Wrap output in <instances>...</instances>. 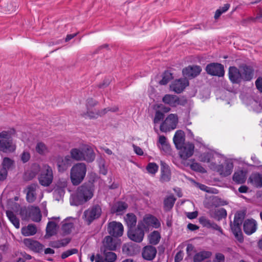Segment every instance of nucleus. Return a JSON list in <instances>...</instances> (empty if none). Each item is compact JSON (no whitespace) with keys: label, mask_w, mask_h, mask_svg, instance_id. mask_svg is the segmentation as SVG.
<instances>
[{"label":"nucleus","mask_w":262,"mask_h":262,"mask_svg":"<svg viewBox=\"0 0 262 262\" xmlns=\"http://www.w3.org/2000/svg\"><path fill=\"white\" fill-rule=\"evenodd\" d=\"M93 191L91 185H82L77 188L76 192L72 195L71 204L78 206L86 202L93 197Z\"/></svg>","instance_id":"nucleus-1"},{"label":"nucleus","mask_w":262,"mask_h":262,"mask_svg":"<svg viewBox=\"0 0 262 262\" xmlns=\"http://www.w3.org/2000/svg\"><path fill=\"white\" fill-rule=\"evenodd\" d=\"M15 133L14 129L3 130L0 132V151L10 154L15 151L16 145L12 138V135Z\"/></svg>","instance_id":"nucleus-2"},{"label":"nucleus","mask_w":262,"mask_h":262,"mask_svg":"<svg viewBox=\"0 0 262 262\" xmlns=\"http://www.w3.org/2000/svg\"><path fill=\"white\" fill-rule=\"evenodd\" d=\"M86 172V166L83 163L74 164L71 169L70 178L74 185H78L83 180Z\"/></svg>","instance_id":"nucleus-3"},{"label":"nucleus","mask_w":262,"mask_h":262,"mask_svg":"<svg viewBox=\"0 0 262 262\" xmlns=\"http://www.w3.org/2000/svg\"><path fill=\"white\" fill-rule=\"evenodd\" d=\"M53 180V172L52 168L48 164H43L38 176L39 184L43 186H49Z\"/></svg>","instance_id":"nucleus-4"},{"label":"nucleus","mask_w":262,"mask_h":262,"mask_svg":"<svg viewBox=\"0 0 262 262\" xmlns=\"http://www.w3.org/2000/svg\"><path fill=\"white\" fill-rule=\"evenodd\" d=\"M102 212L101 207L99 205H95L84 212L83 216L88 225L94 220L99 218Z\"/></svg>","instance_id":"nucleus-5"},{"label":"nucleus","mask_w":262,"mask_h":262,"mask_svg":"<svg viewBox=\"0 0 262 262\" xmlns=\"http://www.w3.org/2000/svg\"><path fill=\"white\" fill-rule=\"evenodd\" d=\"M144 225L139 223L136 229L130 228L128 229L127 235L130 239L137 243H141L144 236Z\"/></svg>","instance_id":"nucleus-6"},{"label":"nucleus","mask_w":262,"mask_h":262,"mask_svg":"<svg viewBox=\"0 0 262 262\" xmlns=\"http://www.w3.org/2000/svg\"><path fill=\"white\" fill-rule=\"evenodd\" d=\"M178 122L177 115L171 114L161 123L160 129L162 132H166L176 128Z\"/></svg>","instance_id":"nucleus-7"},{"label":"nucleus","mask_w":262,"mask_h":262,"mask_svg":"<svg viewBox=\"0 0 262 262\" xmlns=\"http://www.w3.org/2000/svg\"><path fill=\"white\" fill-rule=\"evenodd\" d=\"M209 166L210 169L217 172L220 175L224 177L230 175L233 168V164L231 162H226L224 165H217L214 163H211Z\"/></svg>","instance_id":"nucleus-8"},{"label":"nucleus","mask_w":262,"mask_h":262,"mask_svg":"<svg viewBox=\"0 0 262 262\" xmlns=\"http://www.w3.org/2000/svg\"><path fill=\"white\" fill-rule=\"evenodd\" d=\"M162 101L171 107H177L178 105L184 106L187 103L186 99L170 94L165 95L162 98Z\"/></svg>","instance_id":"nucleus-9"},{"label":"nucleus","mask_w":262,"mask_h":262,"mask_svg":"<svg viewBox=\"0 0 262 262\" xmlns=\"http://www.w3.org/2000/svg\"><path fill=\"white\" fill-rule=\"evenodd\" d=\"M205 70L207 74L212 76L222 77L225 74L224 66L219 63H209L207 65Z\"/></svg>","instance_id":"nucleus-10"},{"label":"nucleus","mask_w":262,"mask_h":262,"mask_svg":"<svg viewBox=\"0 0 262 262\" xmlns=\"http://www.w3.org/2000/svg\"><path fill=\"white\" fill-rule=\"evenodd\" d=\"M58 171L63 172L68 170L72 164V160L70 156H58L56 160Z\"/></svg>","instance_id":"nucleus-11"},{"label":"nucleus","mask_w":262,"mask_h":262,"mask_svg":"<svg viewBox=\"0 0 262 262\" xmlns=\"http://www.w3.org/2000/svg\"><path fill=\"white\" fill-rule=\"evenodd\" d=\"M107 231L114 237L121 236L123 233V226L120 223L112 222L109 223Z\"/></svg>","instance_id":"nucleus-12"},{"label":"nucleus","mask_w":262,"mask_h":262,"mask_svg":"<svg viewBox=\"0 0 262 262\" xmlns=\"http://www.w3.org/2000/svg\"><path fill=\"white\" fill-rule=\"evenodd\" d=\"M119 244V240L110 236H105L102 242L104 250L115 251Z\"/></svg>","instance_id":"nucleus-13"},{"label":"nucleus","mask_w":262,"mask_h":262,"mask_svg":"<svg viewBox=\"0 0 262 262\" xmlns=\"http://www.w3.org/2000/svg\"><path fill=\"white\" fill-rule=\"evenodd\" d=\"M194 146L192 143H186L179 149V155L183 160H186L192 156L194 152Z\"/></svg>","instance_id":"nucleus-14"},{"label":"nucleus","mask_w":262,"mask_h":262,"mask_svg":"<svg viewBox=\"0 0 262 262\" xmlns=\"http://www.w3.org/2000/svg\"><path fill=\"white\" fill-rule=\"evenodd\" d=\"M188 85V81L186 78H181L174 81L171 84L170 89L177 93H180Z\"/></svg>","instance_id":"nucleus-15"},{"label":"nucleus","mask_w":262,"mask_h":262,"mask_svg":"<svg viewBox=\"0 0 262 262\" xmlns=\"http://www.w3.org/2000/svg\"><path fill=\"white\" fill-rule=\"evenodd\" d=\"M229 78L233 83L238 84L242 82L241 72L235 67H230L228 72Z\"/></svg>","instance_id":"nucleus-16"},{"label":"nucleus","mask_w":262,"mask_h":262,"mask_svg":"<svg viewBox=\"0 0 262 262\" xmlns=\"http://www.w3.org/2000/svg\"><path fill=\"white\" fill-rule=\"evenodd\" d=\"M240 71L242 81H249L253 78L254 70L251 67L244 65L240 67Z\"/></svg>","instance_id":"nucleus-17"},{"label":"nucleus","mask_w":262,"mask_h":262,"mask_svg":"<svg viewBox=\"0 0 262 262\" xmlns=\"http://www.w3.org/2000/svg\"><path fill=\"white\" fill-rule=\"evenodd\" d=\"M202 69L200 66H188L182 71L183 75L189 78H192L197 76L201 72Z\"/></svg>","instance_id":"nucleus-18"},{"label":"nucleus","mask_w":262,"mask_h":262,"mask_svg":"<svg viewBox=\"0 0 262 262\" xmlns=\"http://www.w3.org/2000/svg\"><path fill=\"white\" fill-rule=\"evenodd\" d=\"M157 252V249L155 247L148 245L143 248L142 255L144 259L151 260L156 257Z\"/></svg>","instance_id":"nucleus-19"},{"label":"nucleus","mask_w":262,"mask_h":262,"mask_svg":"<svg viewBox=\"0 0 262 262\" xmlns=\"http://www.w3.org/2000/svg\"><path fill=\"white\" fill-rule=\"evenodd\" d=\"M244 231L246 234L251 235L257 229V224L253 219L246 220L244 223Z\"/></svg>","instance_id":"nucleus-20"},{"label":"nucleus","mask_w":262,"mask_h":262,"mask_svg":"<svg viewBox=\"0 0 262 262\" xmlns=\"http://www.w3.org/2000/svg\"><path fill=\"white\" fill-rule=\"evenodd\" d=\"M37 184H32L28 186L27 188L26 199L29 203L34 202L36 199Z\"/></svg>","instance_id":"nucleus-21"},{"label":"nucleus","mask_w":262,"mask_h":262,"mask_svg":"<svg viewBox=\"0 0 262 262\" xmlns=\"http://www.w3.org/2000/svg\"><path fill=\"white\" fill-rule=\"evenodd\" d=\"M173 143L177 149L182 147L185 143V134L183 131L181 130H177L173 138Z\"/></svg>","instance_id":"nucleus-22"},{"label":"nucleus","mask_w":262,"mask_h":262,"mask_svg":"<svg viewBox=\"0 0 262 262\" xmlns=\"http://www.w3.org/2000/svg\"><path fill=\"white\" fill-rule=\"evenodd\" d=\"M158 147L165 154H169L171 152V147L167 138L163 135L159 137L157 143Z\"/></svg>","instance_id":"nucleus-23"},{"label":"nucleus","mask_w":262,"mask_h":262,"mask_svg":"<svg viewBox=\"0 0 262 262\" xmlns=\"http://www.w3.org/2000/svg\"><path fill=\"white\" fill-rule=\"evenodd\" d=\"M161 180L162 182H168L171 179V172L169 167L163 161H161Z\"/></svg>","instance_id":"nucleus-24"},{"label":"nucleus","mask_w":262,"mask_h":262,"mask_svg":"<svg viewBox=\"0 0 262 262\" xmlns=\"http://www.w3.org/2000/svg\"><path fill=\"white\" fill-rule=\"evenodd\" d=\"M24 243L29 249L36 252H39L42 249V245L36 241L30 238L25 239Z\"/></svg>","instance_id":"nucleus-25"},{"label":"nucleus","mask_w":262,"mask_h":262,"mask_svg":"<svg viewBox=\"0 0 262 262\" xmlns=\"http://www.w3.org/2000/svg\"><path fill=\"white\" fill-rule=\"evenodd\" d=\"M29 215L31 220L35 222H39L41 219L40 209L36 206H31L29 208Z\"/></svg>","instance_id":"nucleus-26"},{"label":"nucleus","mask_w":262,"mask_h":262,"mask_svg":"<svg viewBox=\"0 0 262 262\" xmlns=\"http://www.w3.org/2000/svg\"><path fill=\"white\" fill-rule=\"evenodd\" d=\"M83 151V161L88 162H93L95 158V154L93 149L89 146H84L82 147Z\"/></svg>","instance_id":"nucleus-27"},{"label":"nucleus","mask_w":262,"mask_h":262,"mask_svg":"<svg viewBox=\"0 0 262 262\" xmlns=\"http://www.w3.org/2000/svg\"><path fill=\"white\" fill-rule=\"evenodd\" d=\"M247 171L239 170L235 171L233 176V180L237 184H243L246 180Z\"/></svg>","instance_id":"nucleus-28"},{"label":"nucleus","mask_w":262,"mask_h":262,"mask_svg":"<svg viewBox=\"0 0 262 262\" xmlns=\"http://www.w3.org/2000/svg\"><path fill=\"white\" fill-rule=\"evenodd\" d=\"M249 181L257 188L262 187V174L254 173L250 176Z\"/></svg>","instance_id":"nucleus-29"},{"label":"nucleus","mask_w":262,"mask_h":262,"mask_svg":"<svg viewBox=\"0 0 262 262\" xmlns=\"http://www.w3.org/2000/svg\"><path fill=\"white\" fill-rule=\"evenodd\" d=\"M70 157L76 161H83V151L82 147L72 148L70 151Z\"/></svg>","instance_id":"nucleus-30"},{"label":"nucleus","mask_w":262,"mask_h":262,"mask_svg":"<svg viewBox=\"0 0 262 262\" xmlns=\"http://www.w3.org/2000/svg\"><path fill=\"white\" fill-rule=\"evenodd\" d=\"M212 255V253L208 251H202L196 253L193 256L194 262H201L209 258Z\"/></svg>","instance_id":"nucleus-31"},{"label":"nucleus","mask_w":262,"mask_h":262,"mask_svg":"<svg viewBox=\"0 0 262 262\" xmlns=\"http://www.w3.org/2000/svg\"><path fill=\"white\" fill-rule=\"evenodd\" d=\"M143 221L146 225L151 226L155 228H158L161 226L159 220L152 215H148L145 217L143 219Z\"/></svg>","instance_id":"nucleus-32"},{"label":"nucleus","mask_w":262,"mask_h":262,"mask_svg":"<svg viewBox=\"0 0 262 262\" xmlns=\"http://www.w3.org/2000/svg\"><path fill=\"white\" fill-rule=\"evenodd\" d=\"M87 110L86 113L83 114V116L85 118H89L90 119L97 118L98 116H101L106 112V109H104L101 112L99 111H93L91 110L90 108H88Z\"/></svg>","instance_id":"nucleus-33"},{"label":"nucleus","mask_w":262,"mask_h":262,"mask_svg":"<svg viewBox=\"0 0 262 262\" xmlns=\"http://www.w3.org/2000/svg\"><path fill=\"white\" fill-rule=\"evenodd\" d=\"M37 232V229L35 225L29 224L27 227L21 228V233L26 236L34 235Z\"/></svg>","instance_id":"nucleus-34"},{"label":"nucleus","mask_w":262,"mask_h":262,"mask_svg":"<svg viewBox=\"0 0 262 262\" xmlns=\"http://www.w3.org/2000/svg\"><path fill=\"white\" fill-rule=\"evenodd\" d=\"M161 239V235L158 231H154L148 236L149 243L152 245H157Z\"/></svg>","instance_id":"nucleus-35"},{"label":"nucleus","mask_w":262,"mask_h":262,"mask_svg":"<svg viewBox=\"0 0 262 262\" xmlns=\"http://www.w3.org/2000/svg\"><path fill=\"white\" fill-rule=\"evenodd\" d=\"M127 208V205L124 202H119L115 204L112 207V212L120 214Z\"/></svg>","instance_id":"nucleus-36"},{"label":"nucleus","mask_w":262,"mask_h":262,"mask_svg":"<svg viewBox=\"0 0 262 262\" xmlns=\"http://www.w3.org/2000/svg\"><path fill=\"white\" fill-rule=\"evenodd\" d=\"M6 215L11 223L14 226L18 229L20 227L19 220L16 215L12 211L8 210L6 211Z\"/></svg>","instance_id":"nucleus-37"},{"label":"nucleus","mask_w":262,"mask_h":262,"mask_svg":"<svg viewBox=\"0 0 262 262\" xmlns=\"http://www.w3.org/2000/svg\"><path fill=\"white\" fill-rule=\"evenodd\" d=\"M227 211L224 208H220L215 209L212 212V217L217 220L220 221L223 219H225L227 216Z\"/></svg>","instance_id":"nucleus-38"},{"label":"nucleus","mask_w":262,"mask_h":262,"mask_svg":"<svg viewBox=\"0 0 262 262\" xmlns=\"http://www.w3.org/2000/svg\"><path fill=\"white\" fill-rule=\"evenodd\" d=\"M176 199L173 195H170L164 200V208L166 211L170 210L173 206Z\"/></svg>","instance_id":"nucleus-39"},{"label":"nucleus","mask_w":262,"mask_h":262,"mask_svg":"<svg viewBox=\"0 0 262 262\" xmlns=\"http://www.w3.org/2000/svg\"><path fill=\"white\" fill-rule=\"evenodd\" d=\"M124 220L129 229L134 227L137 223V217L133 213H128L124 217Z\"/></svg>","instance_id":"nucleus-40"},{"label":"nucleus","mask_w":262,"mask_h":262,"mask_svg":"<svg viewBox=\"0 0 262 262\" xmlns=\"http://www.w3.org/2000/svg\"><path fill=\"white\" fill-rule=\"evenodd\" d=\"M57 232V224L53 221L48 222L46 227V232L48 236L55 235Z\"/></svg>","instance_id":"nucleus-41"},{"label":"nucleus","mask_w":262,"mask_h":262,"mask_svg":"<svg viewBox=\"0 0 262 262\" xmlns=\"http://www.w3.org/2000/svg\"><path fill=\"white\" fill-rule=\"evenodd\" d=\"M36 151L39 155H46L49 152V149L46 145L43 142H38L35 147Z\"/></svg>","instance_id":"nucleus-42"},{"label":"nucleus","mask_w":262,"mask_h":262,"mask_svg":"<svg viewBox=\"0 0 262 262\" xmlns=\"http://www.w3.org/2000/svg\"><path fill=\"white\" fill-rule=\"evenodd\" d=\"M62 223L63 224L61 227V230L63 233L65 234L70 233L72 229L74 227L73 223L67 220H64Z\"/></svg>","instance_id":"nucleus-43"},{"label":"nucleus","mask_w":262,"mask_h":262,"mask_svg":"<svg viewBox=\"0 0 262 262\" xmlns=\"http://www.w3.org/2000/svg\"><path fill=\"white\" fill-rule=\"evenodd\" d=\"M214 158V154L212 152H204L201 155L200 160L203 162L212 163L211 161Z\"/></svg>","instance_id":"nucleus-44"},{"label":"nucleus","mask_w":262,"mask_h":262,"mask_svg":"<svg viewBox=\"0 0 262 262\" xmlns=\"http://www.w3.org/2000/svg\"><path fill=\"white\" fill-rule=\"evenodd\" d=\"M105 262H115L117 258L116 254L113 252L104 250Z\"/></svg>","instance_id":"nucleus-45"},{"label":"nucleus","mask_w":262,"mask_h":262,"mask_svg":"<svg viewBox=\"0 0 262 262\" xmlns=\"http://www.w3.org/2000/svg\"><path fill=\"white\" fill-rule=\"evenodd\" d=\"M14 161L8 157H5L2 162V167L8 171L14 165Z\"/></svg>","instance_id":"nucleus-46"},{"label":"nucleus","mask_w":262,"mask_h":262,"mask_svg":"<svg viewBox=\"0 0 262 262\" xmlns=\"http://www.w3.org/2000/svg\"><path fill=\"white\" fill-rule=\"evenodd\" d=\"M245 214L243 211H238L234 215L233 223L236 225H242L244 219Z\"/></svg>","instance_id":"nucleus-47"},{"label":"nucleus","mask_w":262,"mask_h":262,"mask_svg":"<svg viewBox=\"0 0 262 262\" xmlns=\"http://www.w3.org/2000/svg\"><path fill=\"white\" fill-rule=\"evenodd\" d=\"M230 7V4H226L223 7L218 9L215 13V19H217L222 15V14L226 12L229 9Z\"/></svg>","instance_id":"nucleus-48"},{"label":"nucleus","mask_w":262,"mask_h":262,"mask_svg":"<svg viewBox=\"0 0 262 262\" xmlns=\"http://www.w3.org/2000/svg\"><path fill=\"white\" fill-rule=\"evenodd\" d=\"M172 78V74L168 71L164 73L163 77L161 80L160 81L159 83L161 85L166 84Z\"/></svg>","instance_id":"nucleus-49"},{"label":"nucleus","mask_w":262,"mask_h":262,"mask_svg":"<svg viewBox=\"0 0 262 262\" xmlns=\"http://www.w3.org/2000/svg\"><path fill=\"white\" fill-rule=\"evenodd\" d=\"M158 165L154 162L149 163L146 166L147 171L152 174H155L158 171Z\"/></svg>","instance_id":"nucleus-50"},{"label":"nucleus","mask_w":262,"mask_h":262,"mask_svg":"<svg viewBox=\"0 0 262 262\" xmlns=\"http://www.w3.org/2000/svg\"><path fill=\"white\" fill-rule=\"evenodd\" d=\"M190 168L192 170L198 171V172H205V169L199 163H192L190 165Z\"/></svg>","instance_id":"nucleus-51"},{"label":"nucleus","mask_w":262,"mask_h":262,"mask_svg":"<svg viewBox=\"0 0 262 262\" xmlns=\"http://www.w3.org/2000/svg\"><path fill=\"white\" fill-rule=\"evenodd\" d=\"M164 118V115L163 113L160 111H157L155 114V116L154 119V122L155 124H158L160 121L163 120Z\"/></svg>","instance_id":"nucleus-52"},{"label":"nucleus","mask_w":262,"mask_h":262,"mask_svg":"<svg viewBox=\"0 0 262 262\" xmlns=\"http://www.w3.org/2000/svg\"><path fill=\"white\" fill-rule=\"evenodd\" d=\"M77 252H78V250L76 249H70V250H68L63 252L61 254V257L62 259H65V258H67L68 257H69V256H70L72 254H76Z\"/></svg>","instance_id":"nucleus-53"},{"label":"nucleus","mask_w":262,"mask_h":262,"mask_svg":"<svg viewBox=\"0 0 262 262\" xmlns=\"http://www.w3.org/2000/svg\"><path fill=\"white\" fill-rule=\"evenodd\" d=\"M212 204L215 207L220 206H224L226 205L227 203L225 201L222 200L221 199L218 197H214L212 200Z\"/></svg>","instance_id":"nucleus-54"},{"label":"nucleus","mask_w":262,"mask_h":262,"mask_svg":"<svg viewBox=\"0 0 262 262\" xmlns=\"http://www.w3.org/2000/svg\"><path fill=\"white\" fill-rule=\"evenodd\" d=\"M30 154L28 151H24L20 155V159L21 161L25 163L29 161L30 159Z\"/></svg>","instance_id":"nucleus-55"},{"label":"nucleus","mask_w":262,"mask_h":262,"mask_svg":"<svg viewBox=\"0 0 262 262\" xmlns=\"http://www.w3.org/2000/svg\"><path fill=\"white\" fill-rule=\"evenodd\" d=\"M242 225H236V224H234L231 225V230L233 234H235L239 232H242L241 226Z\"/></svg>","instance_id":"nucleus-56"},{"label":"nucleus","mask_w":262,"mask_h":262,"mask_svg":"<svg viewBox=\"0 0 262 262\" xmlns=\"http://www.w3.org/2000/svg\"><path fill=\"white\" fill-rule=\"evenodd\" d=\"M200 222L204 226L208 228L211 222L205 217L203 216L200 218Z\"/></svg>","instance_id":"nucleus-57"},{"label":"nucleus","mask_w":262,"mask_h":262,"mask_svg":"<svg viewBox=\"0 0 262 262\" xmlns=\"http://www.w3.org/2000/svg\"><path fill=\"white\" fill-rule=\"evenodd\" d=\"M8 171L3 167L0 168V181L5 180L7 177Z\"/></svg>","instance_id":"nucleus-58"},{"label":"nucleus","mask_w":262,"mask_h":262,"mask_svg":"<svg viewBox=\"0 0 262 262\" xmlns=\"http://www.w3.org/2000/svg\"><path fill=\"white\" fill-rule=\"evenodd\" d=\"M70 242V239L69 238H66L64 239H61L60 241L59 242L58 245L56 246V247H60L62 246H65L67 245Z\"/></svg>","instance_id":"nucleus-59"},{"label":"nucleus","mask_w":262,"mask_h":262,"mask_svg":"<svg viewBox=\"0 0 262 262\" xmlns=\"http://www.w3.org/2000/svg\"><path fill=\"white\" fill-rule=\"evenodd\" d=\"M208 228H212L214 230L219 231L221 233H223V230L221 227L218 226L216 223L211 222Z\"/></svg>","instance_id":"nucleus-60"},{"label":"nucleus","mask_w":262,"mask_h":262,"mask_svg":"<svg viewBox=\"0 0 262 262\" xmlns=\"http://www.w3.org/2000/svg\"><path fill=\"white\" fill-rule=\"evenodd\" d=\"M184 253L183 251H180L178 252L174 257V262H180L183 258Z\"/></svg>","instance_id":"nucleus-61"},{"label":"nucleus","mask_w":262,"mask_h":262,"mask_svg":"<svg viewBox=\"0 0 262 262\" xmlns=\"http://www.w3.org/2000/svg\"><path fill=\"white\" fill-rule=\"evenodd\" d=\"M255 85L258 91L262 93V78L259 77L255 81Z\"/></svg>","instance_id":"nucleus-62"},{"label":"nucleus","mask_w":262,"mask_h":262,"mask_svg":"<svg viewBox=\"0 0 262 262\" xmlns=\"http://www.w3.org/2000/svg\"><path fill=\"white\" fill-rule=\"evenodd\" d=\"M194 251V247L191 244H189L187 246L186 252L188 255H191L192 253Z\"/></svg>","instance_id":"nucleus-63"},{"label":"nucleus","mask_w":262,"mask_h":262,"mask_svg":"<svg viewBox=\"0 0 262 262\" xmlns=\"http://www.w3.org/2000/svg\"><path fill=\"white\" fill-rule=\"evenodd\" d=\"M97 104V102L92 98H89L87 100L86 106L87 108L93 107Z\"/></svg>","instance_id":"nucleus-64"}]
</instances>
